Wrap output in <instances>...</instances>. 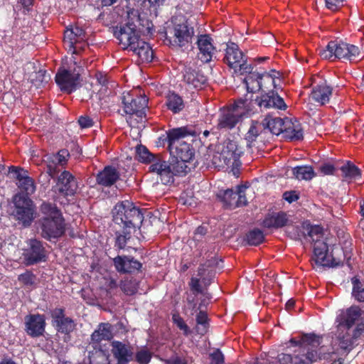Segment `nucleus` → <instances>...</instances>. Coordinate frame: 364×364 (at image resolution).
I'll list each match as a JSON object with an SVG mask.
<instances>
[{
	"label": "nucleus",
	"mask_w": 364,
	"mask_h": 364,
	"mask_svg": "<svg viewBox=\"0 0 364 364\" xmlns=\"http://www.w3.org/2000/svg\"><path fill=\"white\" fill-rule=\"evenodd\" d=\"M264 132H265L264 125L260 122L252 121L250 127L245 136L247 146L248 148L255 146L257 139Z\"/></svg>",
	"instance_id": "a19ab883"
},
{
	"label": "nucleus",
	"mask_w": 364,
	"mask_h": 364,
	"mask_svg": "<svg viewBox=\"0 0 364 364\" xmlns=\"http://www.w3.org/2000/svg\"><path fill=\"white\" fill-rule=\"evenodd\" d=\"M15 218L24 227L31 225L35 214V205L27 196L16 194L14 197Z\"/></svg>",
	"instance_id": "6e6552de"
},
{
	"label": "nucleus",
	"mask_w": 364,
	"mask_h": 364,
	"mask_svg": "<svg viewBox=\"0 0 364 364\" xmlns=\"http://www.w3.org/2000/svg\"><path fill=\"white\" fill-rule=\"evenodd\" d=\"M261 111L269 108H274L280 110H285L287 108L284 99L280 97L276 91L271 90L262 94L254 100Z\"/></svg>",
	"instance_id": "aec40b11"
},
{
	"label": "nucleus",
	"mask_w": 364,
	"mask_h": 364,
	"mask_svg": "<svg viewBox=\"0 0 364 364\" xmlns=\"http://www.w3.org/2000/svg\"><path fill=\"white\" fill-rule=\"evenodd\" d=\"M170 154L175 158L173 164L176 166V172L186 175L196 166L194 161L195 151L192 146L186 142L176 144L168 146Z\"/></svg>",
	"instance_id": "39448f33"
},
{
	"label": "nucleus",
	"mask_w": 364,
	"mask_h": 364,
	"mask_svg": "<svg viewBox=\"0 0 364 364\" xmlns=\"http://www.w3.org/2000/svg\"><path fill=\"white\" fill-rule=\"evenodd\" d=\"M113 221L118 225H122L123 228L135 231L140 228L144 220L141 210L127 200L117 203L113 210Z\"/></svg>",
	"instance_id": "7ed1b4c3"
},
{
	"label": "nucleus",
	"mask_w": 364,
	"mask_h": 364,
	"mask_svg": "<svg viewBox=\"0 0 364 364\" xmlns=\"http://www.w3.org/2000/svg\"><path fill=\"white\" fill-rule=\"evenodd\" d=\"M112 263L119 274H136L142 268V263L130 255H117L112 259Z\"/></svg>",
	"instance_id": "4be33fe9"
},
{
	"label": "nucleus",
	"mask_w": 364,
	"mask_h": 364,
	"mask_svg": "<svg viewBox=\"0 0 364 364\" xmlns=\"http://www.w3.org/2000/svg\"><path fill=\"white\" fill-rule=\"evenodd\" d=\"M364 334V316L360 318V321L357 324L353 331V337L355 339L358 338Z\"/></svg>",
	"instance_id": "774afa93"
},
{
	"label": "nucleus",
	"mask_w": 364,
	"mask_h": 364,
	"mask_svg": "<svg viewBox=\"0 0 364 364\" xmlns=\"http://www.w3.org/2000/svg\"><path fill=\"white\" fill-rule=\"evenodd\" d=\"M353 284L352 296L359 302H364V279L360 280L357 277L351 279Z\"/></svg>",
	"instance_id": "de8ad7c7"
},
{
	"label": "nucleus",
	"mask_w": 364,
	"mask_h": 364,
	"mask_svg": "<svg viewBox=\"0 0 364 364\" xmlns=\"http://www.w3.org/2000/svg\"><path fill=\"white\" fill-rule=\"evenodd\" d=\"M121 291L127 296L134 295L139 288V284L135 279L125 277L119 283Z\"/></svg>",
	"instance_id": "49530a36"
},
{
	"label": "nucleus",
	"mask_w": 364,
	"mask_h": 364,
	"mask_svg": "<svg viewBox=\"0 0 364 364\" xmlns=\"http://www.w3.org/2000/svg\"><path fill=\"white\" fill-rule=\"evenodd\" d=\"M173 26L168 27L166 32V38L170 34V38H173V42L177 46L182 47L191 42L194 34L193 28L188 25L187 21L183 20L178 23L176 19L172 21Z\"/></svg>",
	"instance_id": "2eb2a0df"
},
{
	"label": "nucleus",
	"mask_w": 364,
	"mask_h": 364,
	"mask_svg": "<svg viewBox=\"0 0 364 364\" xmlns=\"http://www.w3.org/2000/svg\"><path fill=\"white\" fill-rule=\"evenodd\" d=\"M103 284L104 289L106 290L107 295L112 296L117 294L119 284L117 279L112 277H105Z\"/></svg>",
	"instance_id": "603ef678"
},
{
	"label": "nucleus",
	"mask_w": 364,
	"mask_h": 364,
	"mask_svg": "<svg viewBox=\"0 0 364 364\" xmlns=\"http://www.w3.org/2000/svg\"><path fill=\"white\" fill-rule=\"evenodd\" d=\"M196 321L197 333L202 336L205 335L209 328V319L207 313L204 311H200L196 315Z\"/></svg>",
	"instance_id": "09e8293b"
},
{
	"label": "nucleus",
	"mask_w": 364,
	"mask_h": 364,
	"mask_svg": "<svg viewBox=\"0 0 364 364\" xmlns=\"http://www.w3.org/2000/svg\"><path fill=\"white\" fill-rule=\"evenodd\" d=\"M197 45L199 49L198 59L203 63H209L212 60L216 48L213 45V39L209 34H203L198 36Z\"/></svg>",
	"instance_id": "bb28decb"
},
{
	"label": "nucleus",
	"mask_w": 364,
	"mask_h": 364,
	"mask_svg": "<svg viewBox=\"0 0 364 364\" xmlns=\"http://www.w3.org/2000/svg\"><path fill=\"white\" fill-rule=\"evenodd\" d=\"M307 237H309L314 244L317 240H325L323 238V228L319 225H311L307 223Z\"/></svg>",
	"instance_id": "864d4df0"
},
{
	"label": "nucleus",
	"mask_w": 364,
	"mask_h": 364,
	"mask_svg": "<svg viewBox=\"0 0 364 364\" xmlns=\"http://www.w3.org/2000/svg\"><path fill=\"white\" fill-rule=\"evenodd\" d=\"M265 236L263 231L259 228H254L248 231L243 239V241L250 246H258L263 243Z\"/></svg>",
	"instance_id": "37998d69"
},
{
	"label": "nucleus",
	"mask_w": 364,
	"mask_h": 364,
	"mask_svg": "<svg viewBox=\"0 0 364 364\" xmlns=\"http://www.w3.org/2000/svg\"><path fill=\"white\" fill-rule=\"evenodd\" d=\"M338 339L340 348L346 353H349L353 348V340L355 338H353V336H350L348 333L342 336L339 335Z\"/></svg>",
	"instance_id": "4d7b16f0"
},
{
	"label": "nucleus",
	"mask_w": 364,
	"mask_h": 364,
	"mask_svg": "<svg viewBox=\"0 0 364 364\" xmlns=\"http://www.w3.org/2000/svg\"><path fill=\"white\" fill-rule=\"evenodd\" d=\"M284 121H286V117L282 119L280 117H273L268 114L261 123L264 125V131L268 130L273 134L279 135L283 131Z\"/></svg>",
	"instance_id": "4c0bfd02"
},
{
	"label": "nucleus",
	"mask_w": 364,
	"mask_h": 364,
	"mask_svg": "<svg viewBox=\"0 0 364 364\" xmlns=\"http://www.w3.org/2000/svg\"><path fill=\"white\" fill-rule=\"evenodd\" d=\"M135 54H136L143 61L151 62L154 58L153 50L149 44L140 38L130 48Z\"/></svg>",
	"instance_id": "ea45409f"
},
{
	"label": "nucleus",
	"mask_w": 364,
	"mask_h": 364,
	"mask_svg": "<svg viewBox=\"0 0 364 364\" xmlns=\"http://www.w3.org/2000/svg\"><path fill=\"white\" fill-rule=\"evenodd\" d=\"M183 81L189 88L200 89L206 83V77L200 71L191 67H186L183 70Z\"/></svg>",
	"instance_id": "2f4dec72"
},
{
	"label": "nucleus",
	"mask_w": 364,
	"mask_h": 364,
	"mask_svg": "<svg viewBox=\"0 0 364 364\" xmlns=\"http://www.w3.org/2000/svg\"><path fill=\"white\" fill-rule=\"evenodd\" d=\"M292 174L299 181H310L316 176L311 166H297L292 169Z\"/></svg>",
	"instance_id": "c03bdc74"
},
{
	"label": "nucleus",
	"mask_w": 364,
	"mask_h": 364,
	"mask_svg": "<svg viewBox=\"0 0 364 364\" xmlns=\"http://www.w3.org/2000/svg\"><path fill=\"white\" fill-rule=\"evenodd\" d=\"M362 310L357 306H352L348 308L346 312L340 314L337 317L338 328L341 330L342 328H346L349 330L356 321L361 318Z\"/></svg>",
	"instance_id": "c756f323"
},
{
	"label": "nucleus",
	"mask_w": 364,
	"mask_h": 364,
	"mask_svg": "<svg viewBox=\"0 0 364 364\" xmlns=\"http://www.w3.org/2000/svg\"><path fill=\"white\" fill-rule=\"evenodd\" d=\"M25 331L31 338L43 336L46 332V316L41 314H30L25 316Z\"/></svg>",
	"instance_id": "6ab92c4d"
},
{
	"label": "nucleus",
	"mask_w": 364,
	"mask_h": 364,
	"mask_svg": "<svg viewBox=\"0 0 364 364\" xmlns=\"http://www.w3.org/2000/svg\"><path fill=\"white\" fill-rule=\"evenodd\" d=\"M241 153L236 142L228 140L219 154V159L225 165L229 166L230 164H233L240 158Z\"/></svg>",
	"instance_id": "7c9ffc66"
},
{
	"label": "nucleus",
	"mask_w": 364,
	"mask_h": 364,
	"mask_svg": "<svg viewBox=\"0 0 364 364\" xmlns=\"http://www.w3.org/2000/svg\"><path fill=\"white\" fill-rule=\"evenodd\" d=\"M55 80L60 89L68 94L75 92L80 86V75L65 69L56 73Z\"/></svg>",
	"instance_id": "f3484780"
},
{
	"label": "nucleus",
	"mask_w": 364,
	"mask_h": 364,
	"mask_svg": "<svg viewBox=\"0 0 364 364\" xmlns=\"http://www.w3.org/2000/svg\"><path fill=\"white\" fill-rule=\"evenodd\" d=\"M210 364H224L225 356L222 351L217 348L209 354Z\"/></svg>",
	"instance_id": "e2e57ef3"
},
{
	"label": "nucleus",
	"mask_w": 364,
	"mask_h": 364,
	"mask_svg": "<svg viewBox=\"0 0 364 364\" xmlns=\"http://www.w3.org/2000/svg\"><path fill=\"white\" fill-rule=\"evenodd\" d=\"M250 72H245L243 75H247L244 78V82L246 85L247 90L249 92H255L261 90L263 87L262 80L267 81L274 85L276 74L278 73L275 70H271L270 72L266 71L259 73L255 72L254 67L250 64Z\"/></svg>",
	"instance_id": "4468645a"
},
{
	"label": "nucleus",
	"mask_w": 364,
	"mask_h": 364,
	"mask_svg": "<svg viewBox=\"0 0 364 364\" xmlns=\"http://www.w3.org/2000/svg\"><path fill=\"white\" fill-rule=\"evenodd\" d=\"M52 326L57 332L65 335L70 334L75 328V321L65 316V309L55 308L51 312Z\"/></svg>",
	"instance_id": "a211bd4d"
},
{
	"label": "nucleus",
	"mask_w": 364,
	"mask_h": 364,
	"mask_svg": "<svg viewBox=\"0 0 364 364\" xmlns=\"http://www.w3.org/2000/svg\"><path fill=\"white\" fill-rule=\"evenodd\" d=\"M70 157L69 151L63 149L56 154H46L43 161L46 164V173L51 178H54L59 173V166H63L67 164Z\"/></svg>",
	"instance_id": "412c9836"
},
{
	"label": "nucleus",
	"mask_w": 364,
	"mask_h": 364,
	"mask_svg": "<svg viewBox=\"0 0 364 364\" xmlns=\"http://www.w3.org/2000/svg\"><path fill=\"white\" fill-rule=\"evenodd\" d=\"M289 222V217L284 211H269L262 220V227L269 230H277L285 227Z\"/></svg>",
	"instance_id": "a878e982"
},
{
	"label": "nucleus",
	"mask_w": 364,
	"mask_h": 364,
	"mask_svg": "<svg viewBox=\"0 0 364 364\" xmlns=\"http://www.w3.org/2000/svg\"><path fill=\"white\" fill-rule=\"evenodd\" d=\"M283 198L288 203H291L299 198V195L296 191H285L283 193Z\"/></svg>",
	"instance_id": "69168bd1"
},
{
	"label": "nucleus",
	"mask_w": 364,
	"mask_h": 364,
	"mask_svg": "<svg viewBox=\"0 0 364 364\" xmlns=\"http://www.w3.org/2000/svg\"><path fill=\"white\" fill-rule=\"evenodd\" d=\"M56 187L61 195L65 197L73 196L77 190V183L75 176L65 170L58 176Z\"/></svg>",
	"instance_id": "b1692460"
},
{
	"label": "nucleus",
	"mask_w": 364,
	"mask_h": 364,
	"mask_svg": "<svg viewBox=\"0 0 364 364\" xmlns=\"http://www.w3.org/2000/svg\"><path fill=\"white\" fill-rule=\"evenodd\" d=\"M173 323L183 331L185 336H188L191 333L188 326L186 323L183 318L178 314H174L172 316Z\"/></svg>",
	"instance_id": "bf43d9fd"
},
{
	"label": "nucleus",
	"mask_w": 364,
	"mask_h": 364,
	"mask_svg": "<svg viewBox=\"0 0 364 364\" xmlns=\"http://www.w3.org/2000/svg\"><path fill=\"white\" fill-rule=\"evenodd\" d=\"M9 173L11 175V177L16 181L17 183H20L23 181L28 176V171L19 166H11L9 167Z\"/></svg>",
	"instance_id": "6e6d98bb"
},
{
	"label": "nucleus",
	"mask_w": 364,
	"mask_h": 364,
	"mask_svg": "<svg viewBox=\"0 0 364 364\" xmlns=\"http://www.w3.org/2000/svg\"><path fill=\"white\" fill-rule=\"evenodd\" d=\"M141 32L132 21L129 20L126 23L114 28V36L119 41L123 49L130 48L141 38Z\"/></svg>",
	"instance_id": "ddd939ff"
},
{
	"label": "nucleus",
	"mask_w": 364,
	"mask_h": 364,
	"mask_svg": "<svg viewBox=\"0 0 364 364\" xmlns=\"http://www.w3.org/2000/svg\"><path fill=\"white\" fill-rule=\"evenodd\" d=\"M160 154H153L144 145L136 147V159L144 164H151Z\"/></svg>",
	"instance_id": "a18cd8bd"
},
{
	"label": "nucleus",
	"mask_w": 364,
	"mask_h": 364,
	"mask_svg": "<svg viewBox=\"0 0 364 364\" xmlns=\"http://www.w3.org/2000/svg\"><path fill=\"white\" fill-rule=\"evenodd\" d=\"M165 105L173 114H179L185 108L183 97L173 91L166 95Z\"/></svg>",
	"instance_id": "58836bf2"
},
{
	"label": "nucleus",
	"mask_w": 364,
	"mask_h": 364,
	"mask_svg": "<svg viewBox=\"0 0 364 364\" xmlns=\"http://www.w3.org/2000/svg\"><path fill=\"white\" fill-rule=\"evenodd\" d=\"M85 39V31L79 26L67 28L64 32V43L72 53L77 54L78 49L82 48L78 46Z\"/></svg>",
	"instance_id": "5701e85b"
},
{
	"label": "nucleus",
	"mask_w": 364,
	"mask_h": 364,
	"mask_svg": "<svg viewBox=\"0 0 364 364\" xmlns=\"http://www.w3.org/2000/svg\"><path fill=\"white\" fill-rule=\"evenodd\" d=\"M223 60L236 74L242 75L244 73L251 70L250 64L247 63L246 55L235 43L229 42L227 44Z\"/></svg>",
	"instance_id": "0eeeda50"
},
{
	"label": "nucleus",
	"mask_w": 364,
	"mask_h": 364,
	"mask_svg": "<svg viewBox=\"0 0 364 364\" xmlns=\"http://www.w3.org/2000/svg\"><path fill=\"white\" fill-rule=\"evenodd\" d=\"M18 280L26 286H32L35 283L36 275L29 270L18 275Z\"/></svg>",
	"instance_id": "052dcab7"
},
{
	"label": "nucleus",
	"mask_w": 364,
	"mask_h": 364,
	"mask_svg": "<svg viewBox=\"0 0 364 364\" xmlns=\"http://www.w3.org/2000/svg\"><path fill=\"white\" fill-rule=\"evenodd\" d=\"M133 230L127 228H123L122 232H117L114 240V247L117 250H124L127 245V241L131 238Z\"/></svg>",
	"instance_id": "8fccbe9b"
},
{
	"label": "nucleus",
	"mask_w": 364,
	"mask_h": 364,
	"mask_svg": "<svg viewBox=\"0 0 364 364\" xmlns=\"http://www.w3.org/2000/svg\"><path fill=\"white\" fill-rule=\"evenodd\" d=\"M113 327L109 323H100L90 336V344L94 347H100L102 341H110L114 334Z\"/></svg>",
	"instance_id": "c85d7f7f"
},
{
	"label": "nucleus",
	"mask_w": 364,
	"mask_h": 364,
	"mask_svg": "<svg viewBox=\"0 0 364 364\" xmlns=\"http://www.w3.org/2000/svg\"><path fill=\"white\" fill-rule=\"evenodd\" d=\"M111 352L117 360V364H128L134 360L133 347L119 341L111 343Z\"/></svg>",
	"instance_id": "393cba45"
},
{
	"label": "nucleus",
	"mask_w": 364,
	"mask_h": 364,
	"mask_svg": "<svg viewBox=\"0 0 364 364\" xmlns=\"http://www.w3.org/2000/svg\"><path fill=\"white\" fill-rule=\"evenodd\" d=\"M218 264L219 261L215 257H212L208 259L205 263L200 264L198 269V275L200 277L205 285H210L212 282L215 274V267Z\"/></svg>",
	"instance_id": "f704fd0d"
},
{
	"label": "nucleus",
	"mask_w": 364,
	"mask_h": 364,
	"mask_svg": "<svg viewBox=\"0 0 364 364\" xmlns=\"http://www.w3.org/2000/svg\"><path fill=\"white\" fill-rule=\"evenodd\" d=\"M332 87L326 84V82L316 85L311 90V96L314 101L323 105L329 102L332 95Z\"/></svg>",
	"instance_id": "e433bc0d"
},
{
	"label": "nucleus",
	"mask_w": 364,
	"mask_h": 364,
	"mask_svg": "<svg viewBox=\"0 0 364 364\" xmlns=\"http://www.w3.org/2000/svg\"><path fill=\"white\" fill-rule=\"evenodd\" d=\"M50 77V75L47 74L46 70H40L36 74V80L40 82L39 85L47 83Z\"/></svg>",
	"instance_id": "338daca9"
},
{
	"label": "nucleus",
	"mask_w": 364,
	"mask_h": 364,
	"mask_svg": "<svg viewBox=\"0 0 364 364\" xmlns=\"http://www.w3.org/2000/svg\"><path fill=\"white\" fill-rule=\"evenodd\" d=\"M90 364H110L109 355L100 350L89 355Z\"/></svg>",
	"instance_id": "5fc2aeb1"
},
{
	"label": "nucleus",
	"mask_w": 364,
	"mask_h": 364,
	"mask_svg": "<svg viewBox=\"0 0 364 364\" xmlns=\"http://www.w3.org/2000/svg\"><path fill=\"white\" fill-rule=\"evenodd\" d=\"M277 360L279 364H313L316 361V353L309 351L305 354L280 353L277 355Z\"/></svg>",
	"instance_id": "cd10ccee"
},
{
	"label": "nucleus",
	"mask_w": 364,
	"mask_h": 364,
	"mask_svg": "<svg viewBox=\"0 0 364 364\" xmlns=\"http://www.w3.org/2000/svg\"><path fill=\"white\" fill-rule=\"evenodd\" d=\"M197 130L189 128L188 127H181L170 129L167 132L168 146H173L176 144L184 142L181 139L186 136H196Z\"/></svg>",
	"instance_id": "c9c22d12"
},
{
	"label": "nucleus",
	"mask_w": 364,
	"mask_h": 364,
	"mask_svg": "<svg viewBox=\"0 0 364 364\" xmlns=\"http://www.w3.org/2000/svg\"><path fill=\"white\" fill-rule=\"evenodd\" d=\"M247 188L248 186L245 185H237L235 189L220 190L216 196L225 208L235 209L244 207L248 204L245 194Z\"/></svg>",
	"instance_id": "1a4fd4ad"
},
{
	"label": "nucleus",
	"mask_w": 364,
	"mask_h": 364,
	"mask_svg": "<svg viewBox=\"0 0 364 364\" xmlns=\"http://www.w3.org/2000/svg\"><path fill=\"white\" fill-rule=\"evenodd\" d=\"M246 102V100L240 99L230 107L221 109L218 119L217 129L219 130L233 129L242 117V114L237 112V109L243 107Z\"/></svg>",
	"instance_id": "f8f14e48"
},
{
	"label": "nucleus",
	"mask_w": 364,
	"mask_h": 364,
	"mask_svg": "<svg viewBox=\"0 0 364 364\" xmlns=\"http://www.w3.org/2000/svg\"><path fill=\"white\" fill-rule=\"evenodd\" d=\"M307 223H303L301 225L293 227L292 237L294 240H301L307 237Z\"/></svg>",
	"instance_id": "13d9d810"
},
{
	"label": "nucleus",
	"mask_w": 364,
	"mask_h": 364,
	"mask_svg": "<svg viewBox=\"0 0 364 364\" xmlns=\"http://www.w3.org/2000/svg\"><path fill=\"white\" fill-rule=\"evenodd\" d=\"M176 166L169 163L159 155L149 167V172L157 176V180L164 185H171L174 182L175 176H183L176 172Z\"/></svg>",
	"instance_id": "9b49d317"
},
{
	"label": "nucleus",
	"mask_w": 364,
	"mask_h": 364,
	"mask_svg": "<svg viewBox=\"0 0 364 364\" xmlns=\"http://www.w3.org/2000/svg\"><path fill=\"white\" fill-rule=\"evenodd\" d=\"M325 240H317L314 244V259L318 266L337 267L343 264V259L335 256V252H342V248L336 245L329 244Z\"/></svg>",
	"instance_id": "20e7f679"
},
{
	"label": "nucleus",
	"mask_w": 364,
	"mask_h": 364,
	"mask_svg": "<svg viewBox=\"0 0 364 364\" xmlns=\"http://www.w3.org/2000/svg\"><path fill=\"white\" fill-rule=\"evenodd\" d=\"M120 174L117 169L112 166H107L96 176V181L98 185L104 187H110L119 179Z\"/></svg>",
	"instance_id": "72a5a7b5"
},
{
	"label": "nucleus",
	"mask_w": 364,
	"mask_h": 364,
	"mask_svg": "<svg viewBox=\"0 0 364 364\" xmlns=\"http://www.w3.org/2000/svg\"><path fill=\"white\" fill-rule=\"evenodd\" d=\"M39 211L43 215L38 220L41 237L50 242L62 237L66 231V223L61 210L55 203L44 200Z\"/></svg>",
	"instance_id": "f257e3e1"
},
{
	"label": "nucleus",
	"mask_w": 364,
	"mask_h": 364,
	"mask_svg": "<svg viewBox=\"0 0 364 364\" xmlns=\"http://www.w3.org/2000/svg\"><path fill=\"white\" fill-rule=\"evenodd\" d=\"M135 360L139 364H148L151 359V354L148 350H140L135 354Z\"/></svg>",
	"instance_id": "680f3d73"
},
{
	"label": "nucleus",
	"mask_w": 364,
	"mask_h": 364,
	"mask_svg": "<svg viewBox=\"0 0 364 364\" xmlns=\"http://www.w3.org/2000/svg\"><path fill=\"white\" fill-rule=\"evenodd\" d=\"M344 0H325L326 7L332 11H338L343 5Z\"/></svg>",
	"instance_id": "0e129e2a"
},
{
	"label": "nucleus",
	"mask_w": 364,
	"mask_h": 364,
	"mask_svg": "<svg viewBox=\"0 0 364 364\" xmlns=\"http://www.w3.org/2000/svg\"><path fill=\"white\" fill-rule=\"evenodd\" d=\"M322 336L316 335L314 333H303L299 340L296 338H291L289 343L293 346H298L299 350H295L294 353L305 354L309 352H315L316 353V360L318 357V348L322 343Z\"/></svg>",
	"instance_id": "dca6fc26"
},
{
	"label": "nucleus",
	"mask_w": 364,
	"mask_h": 364,
	"mask_svg": "<svg viewBox=\"0 0 364 364\" xmlns=\"http://www.w3.org/2000/svg\"><path fill=\"white\" fill-rule=\"evenodd\" d=\"M341 171L343 177L346 181L350 182L361 178L360 169L350 161H348L346 164L342 166Z\"/></svg>",
	"instance_id": "79ce46f5"
},
{
	"label": "nucleus",
	"mask_w": 364,
	"mask_h": 364,
	"mask_svg": "<svg viewBox=\"0 0 364 364\" xmlns=\"http://www.w3.org/2000/svg\"><path fill=\"white\" fill-rule=\"evenodd\" d=\"M123 113L122 115L135 116L141 120L146 117L148 98L144 95H134L129 92H123L121 97Z\"/></svg>",
	"instance_id": "423d86ee"
},
{
	"label": "nucleus",
	"mask_w": 364,
	"mask_h": 364,
	"mask_svg": "<svg viewBox=\"0 0 364 364\" xmlns=\"http://www.w3.org/2000/svg\"><path fill=\"white\" fill-rule=\"evenodd\" d=\"M26 247L23 249V260L26 266H31L47 259V251L43 241L31 238L26 242Z\"/></svg>",
	"instance_id": "9d476101"
},
{
	"label": "nucleus",
	"mask_w": 364,
	"mask_h": 364,
	"mask_svg": "<svg viewBox=\"0 0 364 364\" xmlns=\"http://www.w3.org/2000/svg\"><path fill=\"white\" fill-rule=\"evenodd\" d=\"M16 184L22 193H21V195L28 196L36 191L34 181L30 176H28L20 183H16Z\"/></svg>",
	"instance_id": "3c124183"
},
{
	"label": "nucleus",
	"mask_w": 364,
	"mask_h": 364,
	"mask_svg": "<svg viewBox=\"0 0 364 364\" xmlns=\"http://www.w3.org/2000/svg\"><path fill=\"white\" fill-rule=\"evenodd\" d=\"M285 138L291 141H299L304 138V131L301 123L296 119L294 120L286 117L284 127L282 132Z\"/></svg>",
	"instance_id": "473e14b6"
},
{
	"label": "nucleus",
	"mask_w": 364,
	"mask_h": 364,
	"mask_svg": "<svg viewBox=\"0 0 364 364\" xmlns=\"http://www.w3.org/2000/svg\"><path fill=\"white\" fill-rule=\"evenodd\" d=\"M319 54L323 59L331 61L340 60L353 62L360 60L363 57L358 46L342 40L331 41L326 48L320 50Z\"/></svg>",
	"instance_id": "f03ea898"
}]
</instances>
